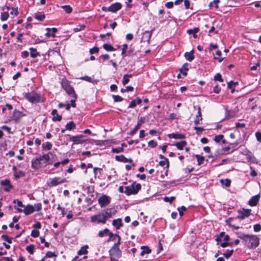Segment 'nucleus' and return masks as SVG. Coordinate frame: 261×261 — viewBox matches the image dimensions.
Returning a JSON list of instances; mask_svg holds the SVG:
<instances>
[{"instance_id":"obj_1","label":"nucleus","mask_w":261,"mask_h":261,"mask_svg":"<svg viewBox=\"0 0 261 261\" xmlns=\"http://www.w3.org/2000/svg\"><path fill=\"white\" fill-rule=\"evenodd\" d=\"M239 238L244 241L246 243L248 242L247 247L250 249H255L259 244V238L256 235H250L239 233Z\"/></svg>"},{"instance_id":"obj_2","label":"nucleus","mask_w":261,"mask_h":261,"mask_svg":"<svg viewBox=\"0 0 261 261\" xmlns=\"http://www.w3.org/2000/svg\"><path fill=\"white\" fill-rule=\"evenodd\" d=\"M25 98L31 103L43 102L44 98L40 94L34 92L25 93Z\"/></svg>"},{"instance_id":"obj_3","label":"nucleus","mask_w":261,"mask_h":261,"mask_svg":"<svg viewBox=\"0 0 261 261\" xmlns=\"http://www.w3.org/2000/svg\"><path fill=\"white\" fill-rule=\"evenodd\" d=\"M61 85L62 88L65 90L68 95L72 94V97L75 99L77 97V95L75 94L73 88L70 86V82L66 79H63L61 82Z\"/></svg>"},{"instance_id":"obj_4","label":"nucleus","mask_w":261,"mask_h":261,"mask_svg":"<svg viewBox=\"0 0 261 261\" xmlns=\"http://www.w3.org/2000/svg\"><path fill=\"white\" fill-rule=\"evenodd\" d=\"M111 258V261H117V259L121 256L122 252L119 247L114 245L109 251Z\"/></svg>"},{"instance_id":"obj_5","label":"nucleus","mask_w":261,"mask_h":261,"mask_svg":"<svg viewBox=\"0 0 261 261\" xmlns=\"http://www.w3.org/2000/svg\"><path fill=\"white\" fill-rule=\"evenodd\" d=\"M141 188V186L140 184L134 182L130 186L125 187L124 193L127 195L136 194Z\"/></svg>"},{"instance_id":"obj_6","label":"nucleus","mask_w":261,"mask_h":261,"mask_svg":"<svg viewBox=\"0 0 261 261\" xmlns=\"http://www.w3.org/2000/svg\"><path fill=\"white\" fill-rule=\"evenodd\" d=\"M117 213V210L114 207L107 208L103 211H102L101 214L102 217L105 219L106 221L112 217H113Z\"/></svg>"},{"instance_id":"obj_7","label":"nucleus","mask_w":261,"mask_h":261,"mask_svg":"<svg viewBox=\"0 0 261 261\" xmlns=\"http://www.w3.org/2000/svg\"><path fill=\"white\" fill-rule=\"evenodd\" d=\"M54 154L52 152H49L48 153L40 155L39 159L41 160L42 165L44 166L48 164H51L54 160Z\"/></svg>"},{"instance_id":"obj_8","label":"nucleus","mask_w":261,"mask_h":261,"mask_svg":"<svg viewBox=\"0 0 261 261\" xmlns=\"http://www.w3.org/2000/svg\"><path fill=\"white\" fill-rule=\"evenodd\" d=\"M98 202L101 207H106L110 203V198L107 195H103L99 197Z\"/></svg>"},{"instance_id":"obj_9","label":"nucleus","mask_w":261,"mask_h":261,"mask_svg":"<svg viewBox=\"0 0 261 261\" xmlns=\"http://www.w3.org/2000/svg\"><path fill=\"white\" fill-rule=\"evenodd\" d=\"M66 181V178H61L60 177H56L53 178H50L49 179V182L47 183V185L50 187H54Z\"/></svg>"},{"instance_id":"obj_10","label":"nucleus","mask_w":261,"mask_h":261,"mask_svg":"<svg viewBox=\"0 0 261 261\" xmlns=\"http://www.w3.org/2000/svg\"><path fill=\"white\" fill-rule=\"evenodd\" d=\"M91 222L92 223H102L105 224L106 223V221L102 217V214L99 213L98 215H94L91 217Z\"/></svg>"},{"instance_id":"obj_11","label":"nucleus","mask_w":261,"mask_h":261,"mask_svg":"<svg viewBox=\"0 0 261 261\" xmlns=\"http://www.w3.org/2000/svg\"><path fill=\"white\" fill-rule=\"evenodd\" d=\"M251 210L243 208L242 211H239L240 215L237 216L236 218L243 220L245 217H248L250 215Z\"/></svg>"},{"instance_id":"obj_12","label":"nucleus","mask_w":261,"mask_h":261,"mask_svg":"<svg viewBox=\"0 0 261 261\" xmlns=\"http://www.w3.org/2000/svg\"><path fill=\"white\" fill-rule=\"evenodd\" d=\"M42 165L41 160L39 159V156L32 160V168L34 169H38Z\"/></svg>"},{"instance_id":"obj_13","label":"nucleus","mask_w":261,"mask_h":261,"mask_svg":"<svg viewBox=\"0 0 261 261\" xmlns=\"http://www.w3.org/2000/svg\"><path fill=\"white\" fill-rule=\"evenodd\" d=\"M84 137L82 135H77L75 136L70 137L69 138V141H72L74 143H81L84 141H85V139H84Z\"/></svg>"},{"instance_id":"obj_14","label":"nucleus","mask_w":261,"mask_h":261,"mask_svg":"<svg viewBox=\"0 0 261 261\" xmlns=\"http://www.w3.org/2000/svg\"><path fill=\"white\" fill-rule=\"evenodd\" d=\"M145 122V119L143 117H141L136 125V126L135 127V128L132 130L129 134L131 136H133L137 131L140 128L142 124L144 123Z\"/></svg>"},{"instance_id":"obj_15","label":"nucleus","mask_w":261,"mask_h":261,"mask_svg":"<svg viewBox=\"0 0 261 261\" xmlns=\"http://www.w3.org/2000/svg\"><path fill=\"white\" fill-rule=\"evenodd\" d=\"M194 109H197L198 110L197 114L196 115V119L194 121L195 125H197L199 124L200 121L202 119L201 117V108L200 106H194Z\"/></svg>"},{"instance_id":"obj_16","label":"nucleus","mask_w":261,"mask_h":261,"mask_svg":"<svg viewBox=\"0 0 261 261\" xmlns=\"http://www.w3.org/2000/svg\"><path fill=\"white\" fill-rule=\"evenodd\" d=\"M260 198V195L257 194L251 197L248 201V204L251 206H254L257 205Z\"/></svg>"},{"instance_id":"obj_17","label":"nucleus","mask_w":261,"mask_h":261,"mask_svg":"<svg viewBox=\"0 0 261 261\" xmlns=\"http://www.w3.org/2000/svg\"><path fill=\"white\" fill-rule=\"evenodd\" d=\"M22 116V114L21 112L17 110H15L13 115L11 116V119L15 121V122H18Z\"/></svg>"},{"instance_id":"obj_18","label":"nucleus","mask_w":261,"mask_h":261,"mask_svg":"<svg viewBox=\"0 0 261 261\" xmlns=\"http://www.w3.org/2000/svg\"><path fill=\"white\" fill-rule=\"evenodd\" d=\"M122 7V5L120 3H115L109 6L110 12H116L120 10Z\"/></svg>"},{"instance_id":"obj_19","label":"nucleus","mask_w":261,"mask_h":261,"mask_svg":"<svg viewBox=\"0 0 261 261\" xmlns=\"http://www.w3.org/2000/svg\"><path fill=\"white\" fill-rule=\"evenodd\" d=\"M169 138H174L175 139H183L186 138L185 135L180 133H173L168 135Z\"/></svg>"},{"instance_id":"obj_20","label":"nucleus","mask_w":261,"mask_h":261,"mask_svg":"<svg viewBox=\"0 0 261 261\" xmlns=\"http://www.w3.org/2000/svg\"><path fill=\"white\" fill-rule=\"evenodd\" d=\"M112 225L115 227L116 229H120V227L123 226L122 219L120 218H118L117 219L114 220L112 221Z\"/></svg>"},{"instance_id":"obj_21","label":"nucleus","mask_w":261,"mask_h":261,"mask_svg":"<svg viewBox=\"0 0 261 261\" xmlns=\"http://www.w3.org/2000/svg\"><path fill=\"white\" fill-rule=\"evenodd\" d=\"M1 184L2 186H8V187H6L4 188V190L5 191H9L10 189L12 188V186L10 184V181L9 179H5L4 180H2L1 181Z\"/></svg>"},{"instance_id":"obj_22","label":"nucleus","mask_w":261,"mask_h":261,"mask_svg":"<svg viewBox=\"0 0 261 261\" xmlns=\"http://www.w3.org/2000/svg\"><path fill=\"white\" fill-rule=\"evenodd\" d=\"M34 207L33 205L28 204L27 206L24 207L23 212L26 215H29L34 212Z\"/></svg>"},{"instance_id":"obj_23","label":"nucleus","mask_w":261,"mask_h":261,"mask_svg":"<svg viewBox=\"0 0 261 261\" xmlns=\"http://www.w3.org/2000/svg\"><path fill=\"white\" fill-rule=\"evenodd\" d=\"M193 53L194 50H192L190 52H186L185 54V57L188 61L191 62L194 59Z\"/></svg>"},{"instance_id":"obj_24","label":"nucleus","mask_w":261,"mask_h":261,"mask_svg":"<svg viewBox=\"0 0 261 261\" xmlns=\"http://www.w3.org/2000/svg\"><path fill=\"white\" fill-rule=\"evenodd\" d=\"M187 145L186 141H182L176 143L174 145L179 150H182L184 147Z\"/></svg>"},{"instance_id":"obj_25","label":"nucleus","mask_w":261,"mask_h":261,"mask_svg":"<svg viewBox=\"0 0 261 261\" xmlns=\"http://www.w3.org/2000/svg\"><path fill=\"white\" fill-rule=\"evenodd\" d=\"M30 50L31 51L30 56L32 58H34L40 56V53L37 51L36 48L31 47Z\"/></svg>"},{"instance_id":"obj_26","label":"nucleus","mask_w":261,"mask_h":261,"mask_svg":"<svg viewBox=\"0 0 261 261\" xmlns=\"http://www.w3.org/2000/svg\"><path fill=\"white\" fill-rule=\"evenodd\" d=\"M151 34H143V36L141 39V42H148Z\"/></svg>"},{"instance_id":"obj_27","label":"nucleus","mask_w":261,"mask_h":261,"mask_svg":"<svg viewBox=\"0 0 261 261\" xmlns=\"http://www.w3.org/2000/svg\"><path fill=\"white\" fill-rule=\"evenodd\" d=\"M238 85V82H233V81H230L228 83V88L231 89V92L232 93L234 91V87L236 85Z\"/></svg>"},{"instance_id":"obj_28","label":"nucleus","mask_w":261,"mask_h":261,"mask_svg":"<svg viewBox=\"0 0 261 261\" xmlns=\"http://www.w3.org/2000/svg\"><path fill=\"white\" fill-rule=\"evenodd\" d=\"M115 159L117 161L121 162L123 163H127V159L123 155H116Z\"/></svg>"},{"instance_id":"obj_29","label":"nucleus","mask_w":261,"mask_h":261,"mask_svg":"<svg viewBox=\"0 0 261 261\" xmlns=\"http://www.w3.org/2000/svg\"><path fill=\"white\" fill-rule=\"evenodd\" d=\"M75 127V124L73 121L69 122L66 125V128L67 130H71L73 129Z\"/></svg>"},{"instance_id":"obj_30","label":"nucleus","mask_w":261,"mask_h":261,"mask_svg":"<svg viewBox=\"0 0 261 261\" xmlns=\"http://www.w3.org/2000/svg\"><path fill=\"white\" fill-rule=\"evenodd\" d=\"M132 76V74H124L123 77L122 84L123 85L127 84L129 81V78L131 77Z\"/></svg>"},{"instance_id":"obj_31","label":"nucleus","mask_w":261,"mask_h":261,"mask_svg":"<svg viewBox=\"0 0 261 261\" xmlns=\"http://www.w3.org/2000/svg\"><path fill=\"white\" fill-rule=\"evenodd\" d=\"M233 220V218H229L228 219L225 220V222L229 225L230 226L233 227L236 229H238L240 228L239 226H236L231 223L232 220Z\"/></svg>"},{"instance_id":"obj_32","label":"nucleus","mask_w":261,"mask_h":261,"mask_svg":"<svg viewBox=\"0 0 261 261\" xmlns=\"http://www.w3.org/2000/svg\"><path fill=\"white\" fill-rule=\"evenodd\" d=\"M42 149L44 150H49L52 147V144L50 142L43 143L42 145Z\"/></svg>"},{"instance_id":"obj_33","label":"nucleus","mask_w":261,"mask_h":261,"mask_svg":"<svg viewBox=\"0 0 261 261\" xmlns=\"http://www.w3.org/2000/svg\"><path fill=\"white\" fill-rule=\"evenodd\" d=\"M141 248L142 249V251L140 253L141 256L144 255L145 254H149L151 252V249L148 247L142 246Z\"/></svg>"},{"instance_id":"obj_34","label":"nucleus","mask_w":261,"mask_h":261,"mask_svg":"<svg viewBox=\"0 0 261 261\" xmlns=\"http://www.w3.org/2000/svg\"><path fill=\"white\" fill-rule=\"evenodd\" d=\"M195 157L197 159V162H198V165H201L203 163V162L204 160V157L203 156H202V155H199V154H196L195 155Z\"/></svg>"},{"instance_id":"obj_35","label":"nucleus","mask_w":261,"mask_h":261,"mask_svg":"<svg viewBox=\"0 0 261 261\" xmlns=\"http://www.w3.org/2000/svg\"><path fill=\"white\" fill-rule=\"evenodd\" d=\"M103 47L107 51H113L115 50V49L111 45L109 44H104L103 45Z\"/></svg>"},{"instance_id":"obj_36","label":"nucleus","mask_w":261,"mask_h":261,"mask_svg":"<svg viewBox=\"0 0 261 261\" xmlns=\"http://www.w3.org/2000/svg\"><path fill=\"white\" fill-rule=\"evenodd\" d=\"M220 182L222 185H225L226 187H229L230 185L231 180L229 179H221Z\"/></svg>"},{"instance_id":"obj_37","label":"nucleus","mask_w":261,"mask_h":261,"mask_svg":"<svg viewBox=\"0 0 261 261\" xmlns=\"http://www.w3.org/2000/svg\"><path fill=\"white\" fill-rule=\"evenodd\" d=\"M87 245H86L85 247H82L81 249L78 251V254L79 255L87 254L88 253V251L87 250Z\"/></svg>"},{"instance_id":"obj_38","label":"nucleus","mask_w":261,"mask_h":261,"mask_svg":"<svg viewBox=\"0 0 261 261\" xmlns=\"http://www.w3.org/2000/svg\"><path fill=\"white\" fill-rule=\"evenodd\" d=\"M34 245L33 244H31L27 246L26 250L28 251V252H29L31 254H33L34 253Z\"/></svg>"},{"instance_id":"obj_39","label":"nucleus","mask_w":261,"mask_h":261,"mask_svg":"<svg viewBox=\"0 0 261 261\" xmlns=\"http://www.w3.org/2000/svg\"><path fill=\"white\" fill-rule=\"evenodd\" d=\"M9 16V13L8 12H4L2 13L1 18L2 21L6 20Z\"/></svg>"},{"instance_id":"obj_40","label":"nucleus","mask_w":261,"mask_h":261,"mask_svg":"<svg viewBox=\"0 0 261 261\" xmlns=\"http://www.w3.org/2000/svg\"><path fill=\"white\" fill-rule=\"evenodd\" d=\"M233 251H234L233 249H231L230 250H228L225 253H224L223 254V255L226 258H228L232 255Z\"/></svg>"},{"instance_id":"obj_41","label":"nucleus","mask_w":261,"mask_h":261,"mask_svg":"<svg viewBox=\"0 0 261 261\" xmlns=\"http://www.w3.org/2000/svg\"><path fill=\"white\" fill-rule=\"evenodd\" d=\"M109 229L105 228L103 230L99 231L98 232V236L100 238L103 237L105 234H108V233H109Z\"/></svg>"},{"instance_id":"obj_42","label":"nucleus","mask_w":261,"mask_h":261,"mask_svg":"<svg viewBox=\"0 0 261 261\" xmlns=\"http://www.w3.org/2000/svg\"><path fill=\"white\" fill-rule=\"evenodd\" d=\"M219 0H214L213 2H211L209 4V7L210 8H212L213 7H215V8H218V4L219 3Z\"/></svg>"},{"instance_id":"obj_43","label":"nucleus","mask_w":261,"mask_h":261,"mask_svg":"<svg viewBox=\"0 0 261 261\" xmlns=\"http://www.w3.org/2000/svg\"><path fill=\"white\" fill-rule=\"evenodd\" d=\"M64 10L67 13H70L72 9L69 5H65L62 7Z\"/></svg>"},{"instance_id":"obj_44","label":"nucleus","mask_w":261,"mask_h":261,"mask_svg":"<svg viewBox=\"0 0 261 261\" xmlns=\"http://www.w3.org/2000/svg\"><path fill=\"white\" fill-rule=\"evenodd\" d=\"M166 164H167V167H168L169 165V163L167 158H165V160L161 161L159 163V164L162 167L166 165Z\"/></svg>"},{"instance_id":"obj_45","label":"nucleus","mask_w":261,"mask_h":261,"mask_svg":"<svg viewBox=\"0 0 261 261\" xmlns=\"http://www.w3.org/2000/svg\"><path fill=\"white\" fill-rule=\"evenodd\" d=\"M85 28V25L84 24L80 25L77 26V27L73 28V31L74 32L81 31H83Z\"/></svg>"},{"instance_id":"obj_46","label":"nucleus","mask_w":261,"mask_h":261,"mask_svg":"<svg viewBox=\"0 0 261 261\" xmlns=\"http://www.w3.org/2000/svg\"><path fill=\"white\" fill-rule=\"evenodd\" d=\"M214 80L216 81H219L220 82H223V79L222 78V76L220 73H217L214 78Z\"/></svg>"},{"instance_id":"obj_47","label":"nucleus","mask_w":261,"mask_h":261,"mask_svg":"<svg viewBox=\"0 0 261 261\" xmlns=\"http://www.w3.org/2000/svg\"><path fill=\"white\" fill-rule=\"evenodd\" d=\"M1 238L10 244L12 242V238H9L7 235L3 234Z\"/></svg>"},{"instance_id":"obj_48","label":"nucleus","mask_w":261,"mask_h":261,"mask_svg":"<svg viewBox=\"0 0 261 261\" xmlns=\"http://www.w3.org/2000/svg\"><path fill=\"white\" fill-rule=\"evenodd\" d=\"M123 150L124 149L123 147L113 148L112 149V152L117 153L123 152Z\"/></svg>"},{"instance_id":"obj_49","label":"nucleus","mask_w":261,"mask_h":261,"mask_svg":"<svg viewBox=\"0 0 261 261\" xmlns=\"http://www.w3.org/2000/svg\"><path fill=\"white\" fill-rule=\"evenodd\" d=\"M62 118V116L57 114L53 117L52 120L53 121H60Z\"/></svg>"},{"instance_id":"obj_50","label":"nucleus","mask_w":261,"mask_h":261,"mask_svg":"<svg viewBox=\"0 0 261 261\" xmlns=\"http://www.w3.org/2000/svg\"><path fill=\"white\" fill-rule=\"evenodd\" d=\"M112 97L115 102L122 101L123 99L122 97L119 95H113Z\"/></svg>"},{"instance_id":"obj_51","label":"nucleus","mask_w":261,"mask_h":261,"mask_svg":"<svg viewBox=\"0 0 261 261\" xmlns=\"http://www.w3.org/2000/svg\"><path fill=\"white\" fill-rule=\"evenodd\" d=\"M224 136L223 135H217L214 138V140L216 142H219L223 138Z\"/></svg>"},{"instance_id":"obj_52","label":"nucleus","mask_w":261,"mask_h":261,"mask_svg":"<svg viewBox=\"0 0 261 261\" xmlns=\"http://www.w3.org/2000/svg\"><path fill=\"white\" fill-rule=\"evenodd\" d=\"M39 236V231L36 229L32 230L31 232V236L34 238H37Z\"/></svg>"},{"instance_id":"obj_53","label":"nucleus","mask_w":261,"mask_h":261,"mask_svg":"<svg viewBox=\"0 0 261 261\" xmlns=\"http://www.w3.org/2000/svg\"><path fill=\"white\" fill-rule=\"evenodd\" d=\"M194 129L196 130V133L197 134H200L203 130L204 128L202 127L195 126Z\"/></svg>"},{"instance_id":"obj_54","label":"nucleus","mask_w":261,"mask_h":261,"mask_svg":"<svg viewBox=\"0 0 261 261\" xmlns=\"http://www.w3.org/2000/svg\"><path fill=\"white\" fill-rule=\"evenodd\" d=\"M175 197L173 196L170 197H165L164 200L166 202H169L170 203H171L173 202V201L175 199Z\"/></svg>"},{"instance_id":"obj_55","label":"nucleus","mask_w":261,"mask_h":261,"mask_svg":"<svg viewBox=\"0 0 261 261\" xmlns=\"http://www.w3.org/2000/svg\"><path fill=\"white\" fill-rule=\"evenodd\" d=\"M54 256H57L55 253L51 251H47L46 253L45 257L46 258H51Z\"/></svg>"},{"instance_id":"obj_56","label":"nucleus","mask_w":261,"mask_h":261,"mask_svg":"<svg viewBox=\"0 0 261 261\" xmlns=\"http://www.w3.org/2000/svg\"><path fill=\"white\" fill-rule=\"evenodd\" d=\"M134 90V88L132 86H127L126 89L122 88L121 89V92L122 93L127 92V91H132Z\"/></svg>"},{"instance_id":"obj_57","label":"nucleus","mask_w":261,"mask_h":261,"mask_svg":"<svg viewBox=\"0 0 261 261\" xmlns=\"http://www.w3.org/2000/svg\"><path fill=\"white\" fill-rule=\"evenodd\" d=\"M253 230L255 232H258L261 230V225L259 224H256L253 226Z\"/></svg>"},{"instance_id":"obj_58","label":"nucleus","mask_w":261,"mask_h":261,"mask_svg":"<svg viewBox=\"0 0 261 261\" xmlns=\"http://www.w3.org/2000/svg\"><path fill=\"white\" fill-rule=\"evenodd\" d=\"M225 234V232H221L220 234L219 235V236L217 237V238L216 239V241L217 242V244H219V241H221L222 240H221V237L224 236Z\"/></svg>"},{"instance_id":"obj_59","label":"nucleus","mask_w":261,"mask_h":261,"mask_svg":"<svg viewBox=\"0 0 261 261\" xmlns=\"http://www.w3.org/2000/svg\"><path fill=\"white\" fill-rule=\"evenodd\" d=\"M13 202L14 203H17V205L19 207H24V205L22 204V202L20 200L15 199L14 200Z\"/></svg>"},{"instance_id":"obj_60","label":"nucleus","mask_w":261,"mask_h":261,"mask_svg":"<svg viewBox=\"0 0 261 261\" xmlns=\"http://www.w3.org/2000/svg\"><path fill=\"white\" fill-rule=\"evenodd\" d=\"M148 144L151 147H155L157 146V143L153 140H151L148 142Z\"/></svg>"},{"instance_id":"obj_61","label":"nucleus","mask_w":261,"mask_h":261,"mask_svg":"<svg viewBox=\"0 0 261 261\" xmlns=\"http://www.w3.org/2000/svg\"><path fill=\"white\" fill-rule=\"evenodd\" d=\"M178 210L179 211V214L180 216H182L183 215V212L186 210V207L184 206H182L179 208H178Z\"/></svg>"},{"instance_id":"obj_62","label":"nucleus","mask_w":261,"mask_h":261,"mask_svg":"<svg viewBox=\"0 0 261 261\" xmlns=\"http://www.w3.org/2000/svg\"><path fill=\"white\" fill-rule=\"evenodd\" d=\"M35 18L38 20L42 21L45 18V15L44 14L38 15H36L35 16Z\"/></svg>"},{"instance_id":"obj_63","label":"nucleus","mask_w":261,"mask_h":261,"mask_svg":"<svg viewBox=\"0 0 261 261\" xmlns=\"http://www.w3.org/2000/svg\"><path fill=\"white\" fill-rule=\"evenodd\" d=\"M34 210L37 211H39L41 209V204L40 203L35 204Z\"/></svg>"},{"instance_id":"obj_64","label":"nucleus","mask_w":261,"mask_h":261,"mask_svg":"<svg viewBox=\"0 0 261 261\" xmlns=\"http://www.w3.org/2000/svg\"><path fill=\"white\" fill-rule=\"evenodd\" d=\"M255 137L258 141L261 142V133L257 132L255 133Z\"/></svg>"}]
</instances>
